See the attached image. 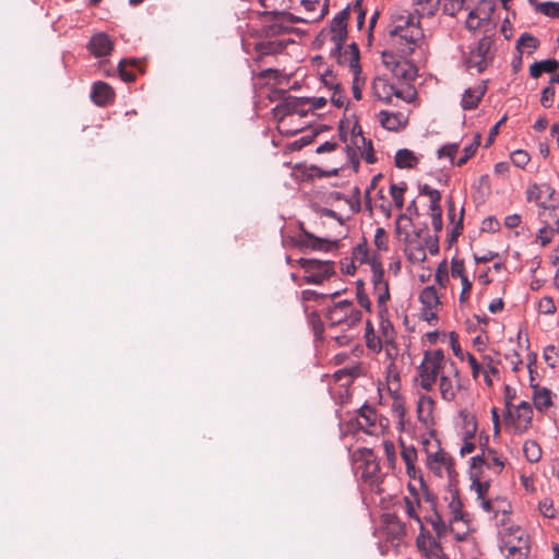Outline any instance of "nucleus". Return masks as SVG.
I'll list each match as a JSON object with an SVG mask.
<instances>
[{
	"label": "nucleus",
	"instance_id": "nucleus-57",
	"mask_svg": "<svg viewBox=\"0 0 559 559\" xmlns=\"http://www.w3.org/2000/svg\"><path fill=\"white\" fill-rule=\"evenodd\" d=\"M127 60L122 59L118 63L119 75L124 82H133L135 80V74L132 71H128L126 69Z\"/></svg>",
	"mask_w": 559,
	"mask_h": 559
},
{
	"label": "nucleus",
	"instance_id": "nucleus-20",
	"mask_svg": "<svg viewBox=\"0 0 559 559\" xmlns=\"http://www.w3.org/2000/svg\"><path fill=\"white\" fill-rule=\"evenodd\" d=\"M408 489L412 492L413 498H408V497L404 498L405 512L408 515V518L415 520L418 523L419 528H421V531H424V522L417 513V508L420 507L419 493L416 490V488L411 484L408 485Z\"/></svg>",
	"mask_w": 559,
	"mask_h": 559
},
{
	"label": "nucleus",
	"instance_id": "nucleus-59",
	"mask_svg": "<svg viewBox=\"0 0 559 559\" xmlns=\"http://www.w3.org/2000/svg\"><path fill=\"white\" fill-rule=\"evenodd\" d=\"M328 295L320 294L313 289H305L301 292L302 301H316L319 302L321 299H324Z\"/></svg>",
	"mask_w": 559,
	"mask_h": 559
},
{
	"label": "nucleus",
	"instance_id": "nucleus-36",
	"mask_svg": "<svg viewBox=\"0 0 559 559\" xmlns=\"http://www.w3.org/2000/svg\"><path fill=\"white\" fill-rule=\"evenodd\" d=\"M406 188L407 186L405 182H401L400 185L392 183L390 187V194L393 199L394 205L399 210L404 206L403 193L405 192Z\"/></svg>",
	"mask_w": 559,
	"mask_h": 559
},
{
	"label": "nucleus",
	"instance_id": "nucleus-32",
	"mask_svg": "<svg viewBox=\"0 0 559 559\" xmlns=\"http://www.w3.org/2000/svg\"><path fill=\"white\" fill-rule=\"evenodd\" d=\"M523 452L531 463H537L542 459V448L535 440H526L523 444Z\"/></svg>",
	"mask_w": 559,
	"mask_h": 559
},
{
	"label": "nucleus",
	"instance_id": "nucleus-31",
	"mask_svg": "<svg viewBox=\"0 0 559 559\" xmlns=\"http://www.w3.org/2000/svg\"><path fill=\"white\" fill-rule=\"evenodd\" d=\"M425 521L432 526L438 537H442L448 532V525L442 520L438 509L429 511L425 516Z\"/></svg>",
	"mask_w": 559,
	"mask_h": 559
},
{
	"label": "nucleus",
	"instance_id": "nucleus-14",
	"mask_svg": "<svg viewBox=\"0 0 559 559\" xmlns=\"http://www.w3.org/2000/svg\"><path fill=\"white\" fill-rule=\"evenodd\" d=\"M498 538L502 544H530L525 530L520 525L499 528Z\"/></svg>",
	"mask_w": 559,
	"mask_h": 559
},
{
	"label": "nucleus",
	"instance_id": "nucleus-46",
	"mask_svg": "<svg viewBox=\"0 0 559 559\" xmlns=\"http://www.w3.org/2000/svg\"><path fill=\"white\" fill-rule=\"evenodd\" d=\"M530 159V155L523 150H516L511 154L512 163L519 168H524Z\"/></svg>",
	"mask_w": 559,
	"mask_h": 559
},
{
	"label": "nucleus",
	"instance_id": "nucleus-27",
	"mask_svg": "<svg viewBox=\"0 0 559 559\" xmlns=\"http://www.w3.org/2000/svg\"><path fill=\"white\" fill-rule=\"evenodd\" d=\"M343 60H346L345 63H348L350 70L354 74H359L361 68L359 66V49L356 43H352L348 46V49L344 52L342 51ZM344 64V62L342 63Z\"/></svg>",
	"mask_w": 559,
	"mask_h": 559
},
{
	"label": "nucleus",
	"instance_id": "nucleus-22",
	"mask_svg": "<svg viewBox=\"0 0 559 559\" xmlns=\"http://www.w3.org/2000/svg\"><path fill=\"white\" fill-rule=\"evenodd\" d=\"M527 200L538 202L543 197L548 201H555L556 190L549 183L533 185L527 189Z\"/></svg>",
	"mask_w": 559,
	"mask_h": 559
},
{
	"label": "nucleus",
	"instance_id": "nucleus-48",
	"mask_svg": "<svg viewBox=\"0 0 559 559\" xmlns=\"http://www.w3.org/2000/svg\"><path fill=\"white\" fill-rule=\"evenodd\" d=\"M374 245L379 250L386 251L389 249L386 233L384 228L378 227L374 234Z\"/></svg>",
	"mask_w": 559,
	"mask_h": 559
},
{
	"label": "nucleus",
	"instance_id": "nucleus-24",
	"mask_svg": "<svg viewBox=\"0 0 559 559\" xmlns=\"http://www.w3.org/2000/svg\"><path fill=\"white\" fill-rule=\"evenodd\" d=\"M559 69V61L556 59H546L542 61H535L530 67V74L532 78L537 79L544 72L545 73H554Z\"/></svg>",
	"mask_w": 559,
	"mask_h": 559
},
{
	"label": "nucleus",
	"instance_id": "nucleus-62",
	"mask_svg": "<svg viewBox=\"0 0 559 559\" xmlns=\"http://www.w3.org/2000/svg\"><path fill=\"white\" fill-rule=\"evenodd\" d=\"M420 533L417 537V546L418 548H426V542L428 540L430 545H437V542L429 535L428 532H426V530L424 528V531H421V528H419Z\"/></svg>",
	"mask_w": 559,
	"mask_h": 559
},
{
	"label": "nucleus",
	"instance_id": "nucleus-15",
	"mask_svg": "<svg viewBox=\"0 0 559 559\" xmlns=\"http://www.w3.org/2000/svg\"><path fill=\"white\" fill-rule=\"evenodd\" d=\"M506 408H507L506 415H504L506 421L507 423L511 421L513 424H515V421H518L516 430L519 433H523L531 427L532 419H533V411H515L516 418H514L513 412L511 409V402L509 400H507V402H506Z\"/></svg>",
	"mask_w": 559,
	"mask_h": 559
},
{
	"label": "nucleus",
	"instance_id": "nucleus-53",
	"mask_svg": "<svg viewBox=\"0 0 559 559\" xmlns=\"http://www.w3.org/2000/svg\"><path fill=\"white\" fill-rule=\"evenodd\" d=\"M421 489L424 490V501L429 504V511L437 509V496L431 492L424 480H420Z\"/></svg>",
	"mask_w": 559,
	"mask_h": 559
},
{
	"label": "nucleus",
	"instance_id": "nucleus-47",
	"mask_svg": "<svg viewBox=\"0 0 559 559\" xmlns=\"http://www.w3.org/2000/svg\"><path fill=\"white\" fill-rule=\"evenodd\" d=\"M503 504H506L507 510H502V514L498 515L497 525L499 528H504L508 526L513 525L511 523L510 514H511V504L508 501H502Z\"/></svg>",
	"mask_w": 559,
	"mask_h": 559
},
{
	"label": "nucleus",
	"instance_id": "nucleus-29",
	"mask_svg": "<svg viewBox=\"0 0 559 559\" xmlns=\"http://www.w3.org/2000/svg\"><path fill=\"white\" fill-rule=\"evenodd\" d=\"M419 300L423 304V308L436 309L440 304L438 292L432 285L426 286L420 292Z\"/></svg>",
	"mask_w": 559,
	"mask_h": 559
},
{
	"label": "nucleus",
	"instance_id": "nucleus-42",
	"mask_svg": "<svg viewBox=\"0 0 559 559\" xmlns=\"http://www.w3.org/2000/svg\"><path fill=\"white\" fill-rule=\"evenodd\" d=\"M521 46L535 50L539 46V40L530 33H523L518 39L516 49L520 50Z\"/></svg>",
	"mask_w": 559,
	"mask_h": 559
},
{
	"label": "nucleus",
	"instance_id": "nucleus-10",
	"mask_svg": "<svg viewBox=\"0 0 559 559\" xmlns=\"http://www.w3.org/2000/svg\"><path fill=\"white\" fill-rule=\"evenodd\" d=\"M441 465L444 466L449 476H451L454 472V460L450 454L439 449L437 452L428 455V466L437 475L441 476Z\"/></svg>",
	"mask_w": 559,
	"mask_h": 559
},
{
	"label": "nucleus",
	"instance_id": "nucleus-21",
	"mask_svg": "<svg viewBox=\"0 0 559 559\" xmlns=\"http://www.w3.org/2000/svg\"><path fill=\"white\" fill-rule=\"evenodd\" d=\"M531 386L534 390V394H533L534 406L536 407V409L538 412H542V413L545 412L552 405L551 391L548 390L547 388H540L538 384L533 383V382L531 383Z\"/></svg>",
	"mask_w": 559,
	"mask_h": 559
},
{
	"label": "nucleus",
	"instance_id": "nucleus-43",
	"mask_svg": "<svg viewBox=\"0 0 559 559\" xmlns=\"http://www.w3.org/2000/svg\"><path fill=\"white\" fill-rule=\"evenodd\" d=\"M356 289H357V301L360 305V307H362L367 311H371V302H370L368 295L365 293L362 281H357Z\"/></svg>",
	"mask_w": 559,
	"mask_h": 559
},
{
	"label": "nucleus",
	"instance_id": "nucleus-6",
	"mask_svg": "<svg viewBox=\"0 0 559 559\" xmlns=\"http://www.w3.org/2000/svg\"><path fill=\"white\" fill-rule=\"evenodd\" d=\"M296 246L301 250L306 251L308 249L314 251H331L338 247V240H329L326 238H320L309 233L300 226V231L296 238Z\"/></svg>",
	"mask_w": 559,
	"mask_h": 559
},
{
	"label": "nucleus",
	"instance_id": "nucleus-26",
	"mask_svg": "<svg viewBox=\"0 0 559 559\" xmlns=\"http://www.w3.org/2000/svg\"><path fill=\"white\" fill-rule=\"evenodd\" d=\"M394 88L395 85L384 79L379 78L373 82V90L376 91L378 98L384 103H391Z\"/></svg>",
	"mask_w": 559,
	"mask_h": 559
},
{
	"label": "nucleus",
	"instance_id": "nucleus-55",
	"mask_svg": "<svg viewBox=\"0 0 559 559\" xmlns=\"http://www.w3.org/2000/svg\"><path fill=\"white\" fill-rule=\"evenodd\" d=\"M451 275L452 277H460L461 281L463 277H467L465 274V267L463 260L453 259L451 262Z\"/></svg>",
	"mask_w": 559,
	"mask_h": 559
},
{
	"label": "nucleus",
	"instance_id": "nucleus-16",
	"mask_svg": "<svg viewBox=\"0 0 559 559\" xmlns=\"http://www.w3.org/2000/svg\"><path fill=\"white\" fill-rule=\"evenodd\" d=\"M439 389L441 397L445 402H452L455 400L457 392L462 389L461 379L452 380L445 373L440 376Z\"/></svg>",
	"mask_w": 559,
	"mask_h": 559
},
{
	"label": "nucleus",
	"instance_id": "nucleus-25",
	"mask_svg": "<svg viewBox=\"0 0 559 559\" xmlns=\"http://www.w3.org/2000/svg\"><path fill=\"white\" fill-rule=\"evenodd\" d=\"M307 105V97H295V96H288L285 98L284 103L281 105H277L274 110L278 111L280 114L287 116L295 114L296 110H299V106H306Z\"/></svg>",
	"mask_w": 559,
	"mask_h": 559
},
{
	"label": "nucleus",
	"instance_id": "nucleus-61",
	"mask_svg": "<svg viewBox=\"0 0 559 559\" xmlns=\"http://www.w3.org/2000/svg\"><path fill=\"white\" fill-rule=\"evenodd\" d=\"M484 365L486 367L485 372L491 373L492 376H498V361H496L492 357L489 355H485L483 358Z\"/></svg>",
	"mask_w": 559,
	"mask_h": 559
},
{
	"label": "nucleus",
	"instance_id": "nucleus-40",
	"mask_svg": "<svg viewBox=\"0 0 559 559\" xmlns=\"http://www.w3.org/2000/svg\"><path fill=\"white\" fill-rule=\"evenodd\" d=\"M392 405L391 409L393 414L400 418V420H403L406 409H405V402L404 399L399 393H394L392 395Z\"/></svg>",
	"mask_w": 559,
	"mask_h": 559
},
{
	"label": "nucleus",
	"instance_id": "nucleus-60",
	"mask_svg": "<svg viewBox=\"0 0 559 559\" xmlns=\"http://www.w3.org/2000/svg\"><path fill=\"white\" fill-rule=\"evenodd\" d=\"M361 147H364V151L361 152L365 160L368 163V164H373L376 163V156H374V153H373V147H372V142L371 140H367V143L366 144H360Z\"/></svg>",
	"mask_w": 559,
	"mask_h": 559
},
{
	"label": "nucleus",
	"instance_id": "nucleus-34",
	"mask_svg": "<svg viewBox=\"0 0 559 559\" xmlns=\"http://www.w3.org/2000/svg\"><path fill=\"white\" fill-rule=\"evenodd\" d=\"M277 13H275L274 21L270 24H265L262 27V35L265 37H275L278 36L287 31V28L277 21Z\"/></svg>",
	"mask_w": 559,
	"mask_h": 559
},
{
	"label": "nucleus",
	"instance_id": "nucleus-28",
	"mask_svg": "<svg viewBox=\"0 0 559 559\" xmlns=\"http://www.w3.org/2000/svg\"><path fill=\"white\" fill-rule=\"evenodd\" d=\"M417 163L418 158L408 148H401L395 154V166L397 168H414Z\"/></svg>",
	"mask_w": 559,
	"mask_h": 559
},
{
	"label": "nucleus",
	"instance_id": "nucleus-64",
	"mask_svg": "<svg viewBox=\"0 0 559 559\" xmlns=\"http://www.w3.org/2000/svg\"><path fill=\"white\" fill-rule=\"evenodd\" d=\"M551 234H552V230H549L547 226H544L543 228L539 229L537 238L539 239L540 245L543 247H546L548 243L551 242V239H552Z\"/></svg>",
	"mask_w": 559,
	"mask_h": 559
},
{
	"label": "nucleus",
	"instance_id": "nucleus-17",
	"mask_svg": "<svg viewBox=\"0 0 559 559\" xmlns=\"http://www.w3.org/2000/svg\"><path fill=\"white\" fill-rule=\"evenodd\" d=\"M385 531L392 540H401L406 535L405 524L395 514L384 515Z\"/></svg>",
	"mask_w": 559,
	"mask_h": 559
},
{
	"label": "nucleus",
	"instance_id": "nucleus-39",
	"mask_svg": "<svg viewBox=\"0 0 559 559\" xmlns=\"http://www.w3.org/2000/svg\"><path fill=\"white\" fill-rule=\"evenodd\" d=\"M538 13L548 17L559 19V2L547 1L538 4Z\"/></svg>",
	"mask_w": 559,
	"mask_h": 559
},
{
	"label": "nucleus",
	"instance_id": "nucleus-41",
	"mask_svg": "<svg viewBox=\"0 0 559 559\" xmlns=\"http://www.w3.org/2000/svg\"><path fill=\"white\" fill-rule=\"evenodd\" d=\"M471 478L473 480L472 488L477 492V497L484 499L490 487L489 481H480L479 476L473 473L471 474Z\"/></svg>",
	"mask_w": 559,
	"mask_h": 559
},
{
	"label": "nucleus",
	"instance_id": "nucleus-1",
	"mask_svg": "<svg viewBox=\"0 0 559 559\" xmlns=\"http://www.w3.org/2000/svg\"><path fill=\"white\" fill-rule=\"evenodd\" d=\"M447 359L442 349L426 350L424 359L418 366L420 388L427 392L433 389L437 379L444 373Z\"/></svg>",
	"mask_w": 559,
	"mask_h": 559
},
{
	"label": "nucleus",
	"instance_id": "nucleus-2",
	"mask_svg": "<svg viewBox=\"0 0 559 559\" xmlns=\"http://www.w3.org/2000/svg\"><path fill=\"white\" fill-rule=\"evenodd\" d=\"M325 318L331 328L343 326L350 329L360 322L362 313L354 307L352 300L343 299L334 302L325 314Z\"/></svg>",
	"mask_w": 559,
	"mask_h": 559
},
{
	"label": "nucleus",
	"instance_id": "nucleus-4",
	"mask_svg": "<svg viewBox=\"0 0 559 559\" xmlns=\"http://www.w3.org/2000/svg\"><path fill=\"white\" fill-rule=\"evenodd\" d=\"M298 264L305 271L304 282L310 285H320L335 275V264L330 260L300 258Z\"/></svg>",
	"mask_w": 559,
	"mask_h": 559
},
{
	"label": "nucleus",
	"instance_id": "nucleus-18",
	"mask_svg": "<svg viewBox=\"0 0 559 559\" xmlns=\"http://www.w3.org/2000/svg\"><path fill=\"white\" fill-rule=\"evenodd\" d=\"M379 121L381 126L389 131H399L406 123V119L402 112H390L386 110L379 112Z\"/></svg>",
	"mask_w": 559,
	"mask_h": 559
},
{
	"label": "nucleus",
	"instance_id": "nucleus-19",
	"mask_svg": "<svg viewBox=\"0 0 559 559\" xmlns=\"http://www.w3.org/2000/svg\"><path fill=\"white\" fill-rule=\"evenodd\" d=\"M358 415H359V419H356V425H357V428L367 432V433H371L369 431V428L370 427H373L377 423V412H376V408L368 405V404H364L359 409H358Z\"/></svg>",
	"mask_w": 559,
	"mask_h": 559
},
{
	"label": "nucleus",
	"instance_id": "nucleus-37",
	"mask_svg": "<svg viewBox=\"0 0 559 559\" xmlns=\"http://www.w3.org/2000/svg\"><path fill=\"white\" fill-rule=\"evenodd\" d=\"M480 144V135L479 134H476L475 138H474V141L473 143H471L469 145L465 146L464 147V155L462 157H460L457 160H456V165L459 167L463 166L464 164H466V162L476 153L478 146Z\"/></svg>",
	"mask_w": 559,
	"mask_h": 559
},
{
	"label": "nucleus",
	"instance_id": "nucleus-11",
	"mask_svg": "<svg viewBox=\"0 0 559 559\" xmlns=\"http://www.w3.org/2000/svg\"><path fill=\"white\" fill-rule=\"evenodd\" d=\"M444 500L448 501V508L451 514V525L459 521H466L467 514L463 512V503L457 489L450 487Z\"/></svg>",
	"mask_w": 559,
	"mask_h": 559
},
{
	"label": "nucleus",
	"instance_id": "nucleus-52",
	"mask_svg": "<svg viewBox=\"0 0 559 559\" xmlns=\"http://www.w3.org/2000/svg\"><path fill=\"white\" fill-rule=\"evenodd\" d=\"M359 373V368H343L334 372V379L336 381H341L343 378H348L349 381H352L355 377H357Z\"/></svg>",
	"mask_w": 559,
	"mask_h": 559
},
{
	"label": "nucleus",
	"instance_id": "nucleus-23",
	"mask_svg": "<svg viewBox=\"0 0 559 559\" xmlns=\"http://www.w3.org/2000/svg\"><path fill=\"white\" fill-rule=\"evenodd\" d=\"M501 552L507 559H526L530 554V544H502L499 543Z\"/></svg>",
	"mask_w": 559,
	"mask_h": 559
},
{
	"label": "nucleus",
	"instance_id": "nucleus-3",
	"mask_svg": "<svg viewBox=\"0 0 559 559\" xmlns=\"http://www.w3.org/2000/svg\"><path fill=\"white\" fill-rule=\"evenodd\" d=\"M495 58L492 35L483 36L475 46L469 48L465 58L467 68H476L478 73L484 72Z\"/></svg>",
	"mask_w": 559,
	"mask_h": 559
},
{
	"label": "nucleus",
	"instance_id": "nucleus-30",
	"mask_svg": "<svg viewBox=\"0 0 559 559\" xmlns=\"http://www.w3.org/2000/svg\"><path fill=\"white\" fill-rule=\"evenodd\" d=\"M435 401L431 396L420 395L417 402L418 419L427 423L428 417L432 415Z\"/></svg>",
	"mask_w": 559,
	"mask_h": 559
},
{
	"label": "nucleus",
	"instance_id": "nucleus-33",
	"mask_svg": "<svg viewBox=\"0 0 559 559\" xmlns=\"http://www.w3.org/2000/svg\"><path fill=\"white\" fill-rule=\"evenodd\" d=\"M401 456L406 465V472L411 475V471H415V462L417 460V451L413 445L406 447L402 443Z\"/></svg>",
	"mask_w": 559,
	"mask_h": 559
},
{
	"label": "nucleus",
	"instance_id": "nucleus-7",
	"mask_svg": "<svg viewBox=\"0 0 559 559\" xmlns=\"http://www.w3.org/2000/svg\"><path fill=\"white\" fill-rule=\"evenodd\" d=\"M390 36L399 37L401 41H405L406 47L401 50L404 53H412L415 50L416 43L423 37V32L419 26L409 24L405 21L404 25H396L390 31ZM402 45V43H400Z\"/></svg>",
	"mask_w": 559,
	"mask_h": 559
},
{
	"label": "nucleus",
	"instance_id": "nucleus-44",
	"mask_svg": "<svg viewBox=\"0 0 559 559\" xmlns=\"http://www.w3.org/2000/svg\"><path fill=\"white\" fill-rule=\"evenodd\" d=\"M465 0H444L443 13L450 16H454L457 12L463 9Z\"/></svg>",
	"mask_w": 559,
	"mask_h": 559
},
{
	"label": "nucleus",
	"instance_id": "nucleus-58",
	"mask_svg": "<svg viewBox=\"0 0 559 559\" xmlns=\"http://www.w3.org/2000/svg\"><path fill=\"white\" fill-rule=\"evenodd\" d=\"M488 454L491 456L490 464L491 468H495L496 474H500L504 467V462L498 456L497 452L492 449H488Z\"/></svg>",
	"mask_w": 559,
	"mask_h": 559
},
{
	"label": "nucleus",
	"instance_id": "nucleus-63",
	"mask_svg": "<svg viewBox=\"0 0 559 559\" xmlns=\"http://www.w3.org/2000/svg\"><path fill=\"white\" fill-rule=\"evenodd\" d=\"M328 100L325 97H307V105H309V109H320L326 105Z\"/></svg>",
	"mask_w": 559,
	"mask_h": 559
},
{
	"label": "nucleus",
	"instance_id": "nucleus-45",
	"mask_svg": "<svg viewBox=\"0 0 559 559\" xmlns=\"http://www.w3.org/2000/svg\"><path fill=\"white\" fill-rule=\"evenodd\" d=\"M459 147L460 145L457 143L445 144L438 150V157H449L451 164L454 165V156L457 153Z\"/></svg>",
	"mask_w": 559,
	"mask_h": 559
},
{
	"label": "nucleus",
	"instance_id": "nucleus-50",
	"mask_svg": "<svg viewBox=\"0 0 559 559\" xmlns=\"http://www.w3.org/2000/svg\"><path fill=\"white\" fill-rule=\"evenodd\" d=\"M435 278H436V282L442 287H444L447 285V283L449 282V274H448L445 261H442L439 264V266L436 271Z\"/></svg>",
	"mask_w": 559,
	"mask_h": 559
},
{
	"label": "nucleus",
	"instance_id": "nucleus-56",
	"mask_svg": "<svg viewBox=\"0 0 559 559\" xmlns=\"http://www.w3.org/2000/svg\"><path fill=\"white\" fill-rule=\"evenodd\" d=\"M540 312L544 314H552L556 312V305L551 297H543L539 301Z\"/></svg>",
	"mask_w": 559,
	"mask_h": 559
},
{
	"label": "nucleus",
	"instance_id": "nucleus-8",
	"mask_svg": "<svg viewBox=\"0 0 559 559\" xmlns=\"http://www.w3.org/2000/svg\"><path fill=\"white\" fill-rule=\"evenodd\" d=\"M361 478L365 483L369 484L372 491L381 493L382 475L380 473V464L377 460L366 457L362 466Z\"/></svg>",
	"mask_w": 559,
	"mask_h": 559
},
{
	"label": "nucleus",
	"instance_id": "nucleus-12",
	"mask_svg": "<svg viewBox=\"0 0 559 559\" xmlns=\"http://www.w3.org/2000/svg\"><path fill=\"white\" fill-rule=\"evenodd\" d=\"M115 98V92L112 87L103 81H97L93 84L91 91V99L92 102L99 106L105 107L110 104Z\"/></svg>",
	"mask_w": 559,
	"mask_h": 559
},
{
	"label": "nucleus",
	"instance_id": "nucleus-9",
	"mask_svg": "<svg viewBox=\"0 0 559 559\" xmlns=\"http://www.w3.org/2000/svg\"><path fill=\"white\" fill-rule=\"evenodd\" d=\"M114 45V40L108 34L99 32L90 38L87 48L95 58H102L111 53Z\"/></svg>",
	"mask_w": 559,
	"mask_h": 559
},
{
	"label": "nucleus",
	"instance_id": "nucleus-54",
	"mask_svg": "<svg viewBox=\"0 0 559 559\" xmlns=\"http://www.w3.org/2000/svg\"><path fill=\"white\" fill-rule=\"evenodd\" d=\"M352 140H353V144L358 150H361L360 144H366L367 143V139L362 135L361 128L357 123L352 129Z\"/></svg>",
	"mask_w": 559,
	"mask_h": 559
},
{
	"label": "nucleus",
	"instance_id": "nucleus-5",
	"mask_svg": "<svg viewBox=\"0 0 559 559\" xmlns=\"http://www.w3.org/2000/svg\"><path fill=\"white\" fill-rule=\"evenodd\" d=\"M349 17L348 8L340 11L331 21L330 31H331V40L334 44V49L332 50V56H334L338 63H343L346 60H343L342 56V47L347 37V20Z\"/></svg>",
	"mask_w": 559,
	"mask_h": 559
},
{
	"label": "nucleus",
	"instance_id": "nucleus-49",
	"mask_svg": "<svg viewBox=\"0 0 559 559\" xmlns=\"http://www.w3.org/2000/svg\"><path fill=\"white\" fill-rule=\"evenodd\" d=\"M555 98V88L552 84L546 86L542 92L540 105L544 108H550Z\"/></svg>",
	"mask_w": 559,
	"mask_h": 559
},
{
	"label": "nucleus",
	"instance_id": "nucleus-35",
	"mask_svg": "<svg viewBox=\"0 0 559 559\" xmlns=\"http://www.w3.org/2000/svg\"><path fill=\"white\" fill-rule=\"evenodd\" d=\"M285 45L282 41H265L259 43L255 49L261 55H273L283 51Z\"/></svg>",
	"mask_w": 559,
	"mask_h": 559
},
{
	"label": "nucleus",
	"instance_id": "nucleus-51",
	"mask_svg": "<svg viewBox=\"0 0 559 559\" xmlns=\"http://www.w3.org/2000/svg\"><path fill=\"white\" fill-rule=\"evenodd\" d=\"M371 270H372L371 282H372L373 286H377L380 283H388V281L384 278V270L381 264L373 263L371 265Z\"/></svg>",
	"mask_w": 559,
	"mask_h": 559
},
{
	"label": "nucleus",
	"instance_id": "nucleus-13",
	"mask_svg": "<svg viewBox=\"0 0 559 559\" xmlns=\"http://www.w3.org/2000/svg\"><path fill=\"white\" fill-rule=\"evenodd\" d=\"M487 82L478 84L476 87H468L464 91L461 99V106L464 110L476 109L486 94Z\"/></svg>",
	"mask_w": 559,
	"mask_h": 559
},
{
	"label": "nucleus",
	"instance_id": "nucleus-38",
	"mask_svg": "<svg viewBox=\"0 0 559 559\" xmlns=\"http://www.w3.org/2000/svg\"><path fill=\"white\" fill-rule=\"evenodd\" d=\"M331 88L333 91V94L331 96L332 104L334 106H336L337 108L343 107L345 105V100H346V97L344 94V88L337 82H331Z\"/></svg>",
	"mask_w": 559,
	"mask_h": 559
}]
</instances>
